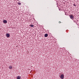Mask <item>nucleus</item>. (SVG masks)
Masks as SVG:
<instances>
[{
  "label": "nucleus",
  "mask_w": 79,
  "mask_h": 79,
  "mask_svg": "<svg viewBox=\"0 0 79 79\" xmlns=\"http://www.w3.org/2000/svg\"><path fill=\"white\" fill-rule=\"evenodd\" d=\"M44 37H48V34H46L44 35Z\"/></svg>",
  "instance_id": "obj_6"
},
{
  "label": "nucleus",
  "mask_w": 79,
  "mask_h": 79,
  "mask_svg": "<svg viewBox=\"0 0 79 79\" xmlns=\"http://www.w3.org/2000/svg\"><path fill=\"white\" fill-rule=\"evenodd\" d=\"M69 16L70 17V18H71L72 19H74V17L73 15H69Z\"/></svg>",
  "instance_id": "obj_1"
},
{
  "label": "nucleus",
  "mask_w": 79,
  "mask_h": 79,
  "mask_svg": "<svg viewBox=\"0 0 79 79\" xmlns=\"http://www.w3.org/2000/svg\"><path fill=\"white\" fill-rule=\"evenodd\" d=\"M30 26H31V27H33L34 26L33 24H31Z\"/></svg>",
  "instance_id": "obj_8"
},
{
  "label": "nucleus",
  "mask_w": 79,
  "mask_h": 79,
  "mask_svg": "<svg viewBox=\"0 0 79 79\" xmlns=\"http://www.w3.org/2000/svg\"><path fill=\"white\" fill-rule=\"evenodd\" d=\"M10 34L8 33H7L6 34V37H10Z\"/></svg>",
  "instance_id": "obj_3"
},
{
  "label": "nucleus",
  "mask_w": 79,
  "mask_h": 79,
  "mask_svg": "<svg viewBox=\"0 0 79 79\" xmlns=\"http://www.w3.org/2000/svg\"><path fill=\"white\" fill-rule=\"evenodd\" d=\"M3 23H7V21L5 20H4L3 21Z\"/></svg>",
  "instance_id": "obj_4"
},
{
  "label": "nucleus",
  "mask_w": 79,
  "mask_h": 79,
  "mask_svg": "<svg viewBox=\"0 0 79 79\" xmlns=\"http://www.w3.org/2000/svg\"><path fill=\"white\" fill-rule=\"evenodd\" d=\"M21 77L19 76H17L16 79H21Z\"/></svg>",
  "instance_id": "obj_5"
},
{
  "label": "nucleus",
  "mask_w": 79,
  "mask_h": 79,
  "mask_svg": "<svg viewBox=\"0 0 79 79\" xmlns=\"http://www.w3.org/2000/svg\"><path fill=\"white\" fill-rule=\"evenodd\" d=\"M73 6H76V4H73Z\"/></svg>",
  "instance_id": "obj_10"
},
{
  "label": "nucleus",
  "mask_w": 79,
  "mask_h": 79,
  "mask_svg": "<svg viewBox=\"0 0 79 79\" xmlns=\"http://www.w3.org/2000/svg\"><path fill=\"white\" fill-rule=\"evenodd\" d=\"M64 75L62 74L60 75V79H64Z\"/></svg>",
  "instance_id": "obj_2"
},
{
  "label": "nucleus",
  "mask_w": 79,
  "mask_h": 79,
  "mask_svg": "<svg viewBox=\"0 0 79 79\" xmlns=\"http://www.w3.org/2000/svg\"><path fill=\"white\" fill-rule=\"evenodd\" d=\"M9 69H12V68H13V67H12V66L10 65L9 67Z\"/></svg>",
  "instance_id": "obj_7"
},
{
  "label": "nucleus",
  "mask_w": 79,
  "mask_h": 79,
  "mask_svg": "<svg viewBox=\"0 0 79 79\" xmlns=\"http://www.w3.org/2000/svg\"><path fill=\"white\" fill-rule=\"evenodd\" d=\"M59 23H61V21H59Z\"/></svg>",
  "instance_id": "obj_11"
},
{
  "label": "nucleus",
  "mask_w": 79,
  "mask_h": 79,
  "mask_svg": "<svg viewBox=\"0 0 79 79\" xmlns=\"http://www.w3.org/2000/svg\"><path fill=\"white\" fill-rule=\"evenodd\" d=\"M18 4L19 5H21V2H18Z\"/></svg>",
  "instance_id": "obj_9"
}]
</instances>
